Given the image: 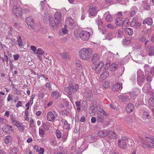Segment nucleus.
<instances>
[{
	"label": "nucleus",
	"mask_w": 154,
	"mask_h": 154,
	"mask_svg": "<svg viewBox=\"0 0 154 154\" xmlns=\"http://www.w3.org/2000/svg\"><path fill=\"white\" fill-rule=\"evenodd\" d=\"M151 89V87L148 84H145L142 88L143 91L145 93L149 92Z\"/></svg>",
	"instance_id": "obj_25"
},
{
	"label": "nucleus",
	"mask_w": 154,
	"mask_h": 154,
	"mask_svg": "<svg viewBox=\"0 0 154 154\" xmlns=\"http://www.w3.org/2000/svg\"><path fill=\"white\" fill-rule=\"evenodd\" d=\"M93 53L92 49L90 48H82L79 52L80 58L85 60H89Z\"/></svg>",
	"instance_id": "obj_2"
},
{
	"label": "nucleus",
	"mask_w": 154,
	"mask_h": 154,
	"mask_svg": "<svg viewBox=\"0 0 154 154\" xmlns=\"http://www.w3.org/2000/svg\"><path fill=\"white\" fill-rule=\"evenodd\" d=\"M61 13L59 12H57L54 14V17L58 24L60 23L61 22Z\"/></svg>",
	"instance_id": "obj_22"
},
{
	"label": "nucleus",
	"mask_w": 154,
	"mask_h": 154,
	"mask_svg": "<svg viewBox=\"0 0 154 154\" xmlns=\"http://www.w3.org/2000/svg\"><path fill=\"white\" fill-rule=\"evenodd\" d=\"M149 105L151 106H154V98L150 97L148 100Z\"/></svg>",
	"instance_id": "obj_36"
},
{
	"label": "nucleus",
	"mask_w": 154,
	"mask_h": 154,
	"mask_svg": "<svg viewBox=\"0 0 154 154\" xmlns=\"http://www.w3.org/2000/svg\"><path fill=\"white\" fill-rule=\"evenodd\" d=\"M119 97V100L122 102H125L129 101L130 100V99L128 95H120Z\"/></svg>",
	"instance_id": "obj_24"
},
{
	"label": "nucleus",
	"mask_w": 154,
	"mask_h": 154,
	"mask_svg": "<svg viewBox=\"0 0 154 154\" xmlns=\"http://www.w3.org/2000/svg\"><path fill=\"white\" fill-rule=\"evenodd\" d=\"M135 12L134 10H132L130 12V16L131 17H132L135 14Z\"/></svg>",
	"instance_id": "obj_64"
},
{
	"label": "nucleus",
	"mask_w": 154,
	"mask_h": 154,
	"mask_svg": "<svg viewBox=\"0 0 154 154\" xmlns=\"http://www.w3.org/2000/svg\"><path fill=\"white\" fill-rule=\"evenodd\" d=\"M140 91L138 88H135L132 92L130 93V97L133 99L137 97L140 94Z\"/></svg>",
	"instance_id": "obj_15"
},
{
	"label": "nucleus",
	"mask_w": 154,
	"mask_h": 154,
	"mask_svg": "<svg viewBox=\"0 0 154 154\" xmlns=\"http://www.w3.org/2000/svg\"><path fill=\"white\" fill-rule=\"evenodd\" d=\"M39 133L40 137H43L45 134V131L43 129L39 128Z\"/></svg>",
	"instance_id": "obj_43"
},
{
	"label": "nucleus",
	"mask_w": 154,
	"mask_h": 154,
	"mask_svg": "<svg viewBox=\"0 0 154 154\" xmlns=\"http://www.w3.org/2000/svg\"><path fill=\"white\" fill-rule=\"evenodd\" d=\"M88 12L89 17L94 16L96 15L97 13L96 7H93L90 8L88 10Z\"/></svg>",
	"instance_id": "obj_16"
},
{
	"label": "nucleus",
	"mask_w": 154,
	"mask_h": 154,
	"mask_svg": "<svg viewBox=\"0 0 154 154\" xmlns=\"http://www.w3.org/2000/svg\"><path fill=\"white\" fill-rule=\"evenodd\" d=\"M107 27L109 29H113L116 28V27L111 24H108L107 25Z\"/></svg>",
	"instance_id": "obj_59"
},
{
	"label": "nucleus",
	"mask_w": 154,
	"mask_h": 154,
	"mask_svg": "<svg viewBox=\"0 0 154 154\" xmlns=\"http://www.w3.org/2000/svg\"><path fill=\"white\" fill-rule=\"evenodd\" d=\"M51 95L55 99H57L60 97V93L57 91H53L52 92Z\"/></svg>",
	"instance_id": "obj_31"
},
{
	"label": "nucleus",
	"mask_w": 154,
	"mask_h": 154,
	"mask_svg": "<svg viewBox=\"0 0 154 154\" xmlns=\"http://www.w3.org/2000/svg\"><path fill=\"white\" fill-rule=\"evenodd\" d=\"M38 152V154H43L44 152V149L43 148L40 147Z\"/></svg>",
	"instance_id": "obj_61"
},
{
	"label": "nucleus",
	"mask_w": 154,
	"mask_h": 154,
	"mask_svg": "<svg viewBox=\"0 0 154 154\" xmlns=\"http://www.w3.org/2000/svg\"><path fill=\"white\" fill-rule=\"evenodd\" d=\"M109 75V73L108 71H106L101 73L99 79V81L102 82L104 79Z\"/></svg>",
	"instance_id": "obj_21"
},
{
	"label": "nucleus",
	"mask_w": 154,
	"mask_h": 154,
	"mask_svg": "<svg viewBox=\"0 0 154 154\" xmlns=\"http://www.w3.org/2000/svg\"><path fill=\"white\" fill-rule=\"evenodd\" d=\"M46 1L45 0L42 1L40 3L41 6V10L43 11L44 9V6L45 4Z\"/></svg>",
	"instance_id": "obj_56"
},
{
	"label": "nucleus",
	"mask_w": 154,
	"mask_h": 154,
	"mask_svg": "<svg viewBox=\"0 0 154 154\" xmlns=\"http://www.w3.org/2000/svg\"><path fill=\"white\" fill-rule=\"evenodd\" d=\"M138 21V19L137 18L134 17L132 21L130 23L131 26H134Z\"/></svg>",
	"instance_id": "obj_34"
},
{
	"label": "nucleus",
	"mask_w": 154,
	"mask_h": 154,
	"mask_svg": "<svg viewBox=\"0 0 154 154\" xmlns=\"http://www.w3.org/2000/svg\"><path fill=\"white\" fill-rule=\"evenodd\" d=\"M69 86L68 87L65 88L64 90L70 97L72 96V93H75L78 90L79 88V86L76 84L72 85L71 81L69 82Z\"/></svg>",
	"instance_id": "obj_3"
},
{
	"label": "nucleus",
	"mask_w": 154,
	"mask_h": 154,
	"mask_svg": "<svg viewBox=\"0 0 154 154\" xmlns=\"http://www.w3.org/2000/svg\"><path fill=\"white\" fill-rule=\"evenodd\" d=\"M143 118L145 119H149L151 118V116L148 111H144L143 112Z\"/></svg>",
	"instance_id": "obj_29"
},
{
	"label": "nucleus",
	"mask_w": 154,
	"mask_h": 154,
	"mask_svg": "<svg viewBox=\"0 0 154 154\" xmlns=\"http://www.w3.org/2000/svg\"><path fill=\"white\" fill-rule=\"evenodd\" d=\"M45 15H47L49 17V23L50 26L52 29H55L57 28V26L55 23V22L53 18L51 15L48 12H46L45 13Z\"/></svg>",
	"instance_id": "obj_8"
},
{
	"label": "nucleus",
	"mask_w": 154,
	"mask_h": 154,
	"mask_svg": "<svg viewBox=\"0 0 154 154\" xmlns=\"http://www.w3.org/2000/svg\"><path fill=\"white\" fill-rule=\"evenodd\" d=\"M61 56L63 58L67 59L68 58L69 56L68 54L66 53H63L61 54Z\"/></svg>",
	"instance_id": "obj_53"
},
{
	"label": "nucleus",
	"mask_w": 154,
	"mask_h": 154,
	"mask_svg": "<svg viewBox=\"0 0 154 154\" xmlns=\"http://www.w3.org/2000/svg\"><path fill=\"white\" fill-rule=\"evenodd\" d=\"M20 2V0H10L11 4H12H12L14 5L13 8V14L18 18L21 17L22 14L21 8L17 5Z\"/></svg>",
	"instance_id": "obj_1"
},
{
	"label": "nucleus",
	"mask_w": 154,
	"mask_h": 154,
	"mask_svg": "<svg viewBox=\"0 0 154 154\" xmlns=\"http://www.w3.org/2000/svg\"><path fill=\"white\" fill-rule=\"evenodd\" d=\"M144 137L146 140L149 142L150 144L148 142H146L145 140L142 141L141 145L145 147L148 148L152 147L154 148V137H150L148 134H146L144 135Z\"/></svg>",
	"instance_id": "obj_4"
},
{
	"label": "nucleus",
	"mask_w": 154,
	"mask_h": 154,
	"mask_svg": "<svg viewBox=\"0 0 154 154\" xmlns=\"http://www.w3.org/2000/svg\"><path fill=\"white\" fill-rule=\"evenodd\" d=\"M108 136L110 138H112L113 139H116L118 137L116 133L114 131H112V134H109Z\"/></svg>",
	"instance_id": "obj_37"
},
{
	"label": "nucleus",
	"mask_w": 154,
	"mask_h": 154,
	"mask_svg": "<svg viewBox=\"0 0 154 154\" xmlns=\"http://www.w3.org/2000/svg\"><path fill=\"white\" fill-rule=\"evenodd\" d=\"M29 126L31 128L34 127L35 126L34 120L32 118H31V119L30 121Z\"/></svg>",
	"instance_id": "obj_52"
},
{
	"label": "nucleus",
	"mask_w": 154,
	"mask_h": 154,
	"mask_svg": "<svg viewBox=\"0 0 154 154\" xmlns=\"http://www.w3.org/2000/svg\"><path fill=\"white\" fill-rule=\"evenodd\" d=\"M75 105L76 107H77V110L78 111V112H79L80 109H81V108H80V105H81V102L79 101H76L75 102Z\"/></svg>",
	"instance_id": "obj_45"
},
{
	"label": "nucleus",
	"mask_w": 154,
	"mask_h": 154,
	"mask_svg": "<svg viewBox=\"0 0 154 154\" xmlns=\"http://www.w3.org/2000/svg\"><path fill=\"white\" fill-rule=\"evenodd\" d=\"M57 116V114L54 112L51 111L48 112L47 113V120L50 122L54 121Z\"/></svg>",
	"instance_id": "obj_11"
},
{
	"label": "nucleus",
	"mask_w": 154,
	"mask_h": 154,
	"mask_svg": "<svg viewBox=\"0 0 154 154\" xmlns=\"http://www.w3.org/2000/svg\"><path fill=\"white\" fill-rule=\"evenodd\" d=\"M18 39L17 40V42L19 46L21 47L23 46V43L22 40L21 38V36L20 35L18 36Z\"/></svg>",
	"instance_id": "obj_44"
},
{
	"label": "nucleus",
	"mask_w": 154,
	"mask_h": 154,
	"mask_svg": "<svg viewBox=\"0 0 154 154\" xmlns=\"http://www.w3.org/2000/svg\"><path fill=\"white\" fill-rule=\"evenodd\" d=\"M149 55L150 56H152L154 54V47L153 46H150L148 50Z\"/></svg>",
	"instance_id": "obj_33"
},
{
	"label": "nucleus",
	"mask_w": 154,
	"mask_h": 154,
	"mask_svg": "<svg viewBox=\"0 0 154 154\" xmlns=\"http://www.w3.org/2000/svg\"><path fill=\"white\" fill-rule=\"evenodd\" d=\"M22 106V103L21 101H19L17 102V103L16 105V106L17 107H19L20 106Z\"/></svg>",
	"instance_id": "obj_63"
},
{
	"label": "nucleus",
	"mask_w": 154,
	"mask_h": 154,
	"mask_svg": "<svg viewBox=\"0 0 154 154\" xmlns=\"http://www.w3.org/2000/svg\"><path fill=\"white\" fill-rule=\"evenodd\" d=\"M112 134V130H104L99 131L97 133L98 136L101 137H106L109 134Z\"/></svg>",
	"instance_id": "obj_13"
},
{
	"label": "nucleus",
	"mask_w": 154,
	"mask_h": 154,
	"mask_svg": "<svg viewBox=\"0 0 154 154\" xmlns=\"http://www.w3.org/2000/svg\"><path fill=\"white\" fill-rule=\"evenodd\" d=\"M34 97L31 98L29 101L26 103L29 105H32L33 103V99Z\"/></svg>",
	"instance_id": "obj_62"
},
{
	"label": "nucleus",
	"mask_w": 154,
	"mask_h": 154,
	"mask_svg": "<svg viewBox=\"0 0 154 154\" xmlns=\"http://www.w3.org/2000/svg\"><path fill=\"white\" fill-rule=\"evenodd\" d=\"M125 32L129 35H131L133 33L132 30L130 28H126L125 29Z\"/></svg>",
	"instance_id": "obj_42"
},
{
	"label": "nucleus",
	"mask_w": 154,
	"mask_h": 154,
	"mask_svg": "<svg viewBox=\"0 0 154 154\" xmlns=\"http://www.w3.org/2000/svg\"><path fill=\"white\" fill-rule=\"evenodd\" d=\"M18 148L17 147H14L10 152V154H20Z\"/></svg>",
	"instance_id": "obj_32"
},
{
	"label": "nucleus",
	"mask_w": 154,
	"mask_h": 154,
	"mask_svg": "<svg viewBox=\"0 0 154 154\" xmlns=\"http://www.w3.org/2000/svg\"><path fill=\"white\" fill-rule=\"evenodd\" d=\"M103 86L105 89L109 88L110 86V82L109 81L105 82L103 83Z\"/></svg>",
	"instance_id": "obj_39"
},
{
	"label": "nucleus",
	"mask_w": 154,
	"mask_h": 154,
	"mask_svg": "<svg viewBox=\"0 0 154 154\" xmlns=\"http://www.w3.org/2000/svg\"><path fill=\"white\" fill-rule=\"evenodd\" d=\"M3 131L4 132H8L9 131H14V129H13L11 126L9 125H5L3 128Z\"/></svg>",
	"instance_id": "obj_23"
},
{
	"label": "nucleus",
	"mask_w": 154,
	"mask_h": 154,
	"mask_svg": "<svg viewBox=\"0 0 154 154\" xmlns=\"http://www.w3.org/2000/svg\"><path fill=\"white\" fill-rule=\"evenodd\" d=\"M128 138L126 136H124L118 140V146L120 148L125 149L127 147L126 141L128 140Z\"/></svg>",
	"instance_id": "obj_6"
},
{
	"label": "nucleus",
	"mask_w": 154,
	"mask_h": 154,
	"mask_svg": "<svg viewBox=\"0 0 154 154\" xmlns=\"http://www.w3.org/2000/svg\"><path fill=\"white\" fill-rule=\"evenodd\" d=\"M61 112L63 116H69L70 114L69 112L68 111L66 110H63L61 111Z\"/></svg>",
	"instance_id": "obj_49"
},
{
	"label": "nucleus",
	"mask_w": 154,
	"mask_h": 154,
	"mask_svg": "<svg viewBox=\"0 0 154 154\" xmlns=\"http://www.w3.org/2000/svg\"><path fill=\"white\" fill-rule=\"evenodd\" d=\"M45 86L48 88L49 91H51L52 90L51 86V84L49 82H48L46 84Z\"/></svg>",
	"instance_id": "obj_54"
},
{
	"label": "nucleus",
	"mask_w": 154,
	"mask_h": 154,
	"mask_svg": "<svg viewBox=\"0 0 154 154\" xmlns=\"http://www.w3.org/2000/svg\"><path fill=\"white\" fill-rule=\"evenodd\" d=\"M115 24L117 25L123 24V21L122 17H118L116 18L115 21Z\"/></svg>",
	"instance_id": "obj_30"
},
{
	"label": "nucleus",
	"mask_w": 154,
	"mask_h": 154,
	"mask_svg": "<svg viewBox=\"0 0 154 154\" xmlns=\"http://www.w3.org/2000/svg\"><path fill=\"white\" fill-rule=\"evenodd\" d=\"M150 2L148 0H145L142 3L143 8L147 10H150Z\"/></svg>",
	"instance_id": "obj_19"
},
{
	"label": "nucleus",
	"mask_w": 154,
	"mask_h": 154,
	"mask_svg": "<svg viewBox=\"0 0 154 154\" xmlns=\"http://www.w3.org/2000/svg\"><path fill=\"white\" fill-rule=\"evenodd\" d=\"M44 53V51L42 50V49L41 48H38L36 50V53L38 54H41L42 55Z\"/></svg>",
	"instance_id": "obj_48"
},
{
	"label": "nucleus",
	"mask_w": 154,
	"mask_h": 154,
	"mask_svg": "<svg viewBox=\"0 0 154 154\" xmlns=\"http://www.w3.org/2000/svg\"><path fill=\"white\" fill-rule=\"evenodd\" d=\"M99 58V56L97 53L94 54L92 56V60L93 62H96L97 61Z\"/></svg>",
	"instance_id": "obj_35"
},
{
	"label": "nucleus",
	"mask_w": 154,
	"mask_h": 154,
	"mask_svg": "<svg viewBox=\"0 0 154 154\" xmlns=\"http://www.w3.org/2000/svg\"><path fill=\"white\" fill-rule=\"evenodd\" d=\"M104 16H106L105 19L107 21L110 22L113 20L112 16L108 12L104 14Z\"/></svg>",
	"instance_id": "obj_27"
},
{
	"label": "nucleus",
	"mask_w": 154,
	"mask_h": 154,
	"mask_svg": "<svg viewBox=\"0 0 154 154\" xmlns=\"http://www.w3.org/2000/svg\"><path fill=\"white\" fill-rule=\"evenodd\" d=\"M97 119L98 122H102L103 121L105 117L107 116V114L106 113L105 111L101 109L97 113Z\"/></svg>",
	"instance_id": "obj_10"
},
{
	"label": "nucleus",
	"mask_w": 154,
	"mask_h": 154,
	"mask_svg": "<svg viewBox=\"0 0 154 154\" xmlns=\"http://www.w3.org/2000/svg\"><path fill=\"white\" fill-rule=\"evenodd\" d=\"M14 60H18L20 57V55L18 54H14L13 56Z\"/></svg>",
	"instance_id": "obj_58"
},
{
	"label": "nucleus",
	"mask_w": 154,
	"mask_h": 154,
	"mask_svg": "<svg viewBox=\"0 0 154 154\" xmlns=\"http://www.w3.org/2000/svg\"><path fill=\"white\" fill-rule=\"evenodd\" d=\"M13 124L15 125L18 128L20 132H23L24 127L22 123L20 122L17 121L16 122H15Z\"/></svg>",
	"instance_id": "obj_18"
},
{
	"label": "nucleus",
	"mask_w": 154,
	"mask_h": 154,
	"mask_svg": "<svg viewBox=\"0 0 154 154\" xmlns=\"http://www.w3.org/2000/svg\"><path fill=\"white\" fill-rule=\"evenodd\" d=\"M137 81H140L142 82H143L145 79L143 72L140 69L137 72Z\"/></svg>",
	"instance_id": "obj_14"
},
{
	"label": "nucleus",
	"mask_w": 154,
	"mask_h": 154,
	"mask_svg": "<svg viewBox=\"0 0 154 154\" xmlns=\"http://www.w3.org/2000/svg\"><path fill=\"white\" fill-rule=\"evenodd\" d=\"M122 88V87L119 83H117L114 84L112 88V91L115 92L118 91Z\"/></svg>",
	"instance_id": "obj_20"
},
{
	"label": "nucleus",
	"mask_w": 154,
	"mask_h": 154,
	"mask_svg": "<svg viewBox=\"0 0 154 154\" xmlns=\"http://www.w3.org/2000/svg\"><path fill=\"white\" fill-rule=\"evenodd\" d=\"M143 24H146L149 26H151L152 24V19L149 17L144 20L143 22Z\"/></svg>",
	"instance_id": "obj_26"
},
{
	"label": "nucleus",
	"mask_w": 154,
	"mask_h": 154,
	"mask_svg": "<svg viewBox=\"0 0 154 154\" xmlns=\"http://www.w3.org/2000/svg\"><path fill=\"white\" fill-rule=\"evenodd\" d=\"M61 122L63 124V129L69 130L70 129V124L68 123L66 119L63 118H62Z\"/></svg>",
	"instance_id": "obj_17"
},
{
	"label": "nucleus",
	"mask_w": 154,
	"mask_h": 154,
	"mask_svg": "<svg viewBox=\"0 0 154 154\" xmlns=\"http://www.w3.org/2000/svg\"><path fill=\"white\" fill-rule=\"evenodd\" d=\"M43 127L46 130H48L49 129L50 126L49 125H47L46 124L44 123L43 124Z\"/></svg>",
	"instance_id": "obj_57"
},
{
	"label": "nucleus",
	"mask_w": 154,
	"mask_h": 154,
	"mask_svg": "<svg viewBox=\"0 0 154 154\" xmlns=\"http://www.w3.org/2000/svg\"><path fill=\"white\" fill-rule=\"evenodd\" d=\"M10 117L11 120V122L13 124L15 122H16L17 121L15 120V118L14 117V115L13 114H11L10 116Z\"/></svg>",
	"instance_id": "obj_50"
},
{
	"label": "nucleus",
	"mask_w": 154,
	"mask_h": 154,
	"mask_svg": "<svg viewBox=\"0 0 154 154\" xmlns=\"http://www.w3.org/2000/svg\"><path fill=\"white\" fill-rule=\"evenodd\" d=\"M89 112L91 115H93L95 111L94 106H91L90 107Z\"/></svg>",
	"instance_id": "obj_47"
},
{
	"label": "nucleus",
	"mask_w": 154,
	"mask_h": 154,
	"mask_svg": "<svg viewBox=\"0 0 154 154\" xmlns=\"http://www.w3.org/2000/svg\"><path fill=\"white\" fill-rule=\"evenodd\" d=\"M103 66V63L102 61H100L98 64H94L92 66V68L95 70L97 73H99L101 72V69Z\"/></svg>",
	"instance_id": "obj_9"
},
{
	"label": "nucleus",
	"mask_w": 154,
	"mask_h": 154,
	"mask_svg": "<svg viewBox=\"0 0 154 154\" xmlns=\"http://www.w3.org/2000/svg\"><path fill=\"white\" fill-rule=\"evenodd\" d=\"M91 33L86 31H82L79 33L80 38L83 41H87L90 38Z\"/></svg>",
	"instance_id": "obj_7"
},
{
	"label": "nucleus",
	"mask_w": 154,
	"mask_h": 154,
	"mask_svg": "<svg viewBox=\"0 0 154 154\" xmlns=\"http://www.w3.org/2000/svg\"><path fill=\"white\" fill-rule=\"evenodd\" d=\"M113 37V34L112 33H109L107 34L106 39H108L109 40L112 39Z\"/></svg>",
	"instance_id": "obj_46"
},
{
	"label": "nucleus",
	"mask_w": 154,
	"mask_h": 154,
	"mask_svg": "<svg viewBox=\"0 0 154 154\" xmlns=\"http://www.w3.org/2000/svg\"><path fill=\"white\" fill-rule=\"evenodd\" d=\"M147 39L144 36H142L140 39L139 41L142 42H144Z\"/></svg>",
	"instance_id": "obj_60"
},
{
	"label": "nucleus",
	"mask_w": 154,
	"mask_h": 154,
	"mask_svg": "<svg viewBox=\"0 0 154 154\" xmlns=\"http://www.w3.org/2000/svg\"><path fill=\"white\" fill-rule=\"evenodd\" d=\"M27 24L30 29H32L34 28V20L32 17L29 16L26 18Z\"/></svg>",
	"instance_id": "obj_12"
},
{
	"label": "nucleus",
	"mask_w": 154,
	"mask_h": 154,
	"mask_svg": "<svg viewBox=\"0 0 154 154\" xmlns=\"http://www.w3.org/2000/svg\"><path fill=\"white\" fill-rule=\"evenodd\" d=\"M134 108V106L131 103L128 104L126 107V110L127 112L130 113L132 111Z\"/></svg>",
	"instance_id": "obj_28"
},
{
	"label": "nucleus",
	"mask_w": 154,
	"mask_h": 154,
	"mask_svg": "<svg viewBox=\"0 0 154 154\" xmlns=\"http://www.w3.org/2000/svg\"><path fill=\"white\" fill-rule=\"evenodd\" d=\"M76 26V23L70 17L66 18L65 21L64 27L71 29H74Z\"/></svg>",
	"instance_id": "obj_5"
},
{
	"label": "nucleus",
	"mask_w": 154,
	"mask_h": 154,
	"mask_svg": "<svg viewBox=\"0 0 154 154\" xmlns=\"http://www.w3.org/2000/svg\"><path fill=\"white\" fill-rule=\"evenodd\" d=\"M56 134L57 137L58 138H59L61 137V133L60 131V130H57L56 131Z\"/></svg>",
	"instance_id": "obj_51"
},
{
	"label": "nucleus",
	"mask_w": 154,
	"mask_h": 154,
	"mask_svg": "<svg viewBox=\"0 0 154 154\" xmlns=\"http://www.w3.org/2000/svg\"><path fill=\"white\" fill-rule=\"evenodd\" d=\"M5 142L6 144H8L11 141V138L10 136H8L5 139Z\"/></svg>",
	"instance_id": "obj_41"
},
{
	"label": "nucleus",
	"mask_w": 154,
	"mask_h": 154,
	"mask_svg": "<svg viewBox=\"0 0 154 154\" xmlns=\"http://www.w3.org/2000/svg\"><path fill=\"white\" fill-rule=\"evenodd\" d=\"M60 31L62 32L63 34H65L68 32V30L65 28H62L60 30Z\"/></svg>",
	"instance_id": "obj_55"
},
{
	"label": "nucleus",
	"mask_w": 154,
	"mask_h": 154,
	"mask_svg": "<svg viewBox=\"0 0 154 154\" xmlns=\"http://www.w3.org/2000/svg\"><path fill=\"white\" fill-rule=\"evenodd\" d=\"M131 42V41L129 39H123L122 42V44L123 45H127L129 44Z\"/></svg>",
	"instance_id": "obj_40"
},
{
	"label": "nucleus",
	"mask_w": 154,
	"mask_h": 154,
	"mask_svg": "<svg viewBox=\"0 0 154 154\" xmlns=\"http://www.w3.org/2000/svg\"><path fill=\"white\" fill-rule=\"evenodd\" d=\"M118 65L115 63H112L110 67V70L112 71H114L116 70L118 67Z\"/></svg>",
	"instance_id": "obj_38"
}]
</instances>
